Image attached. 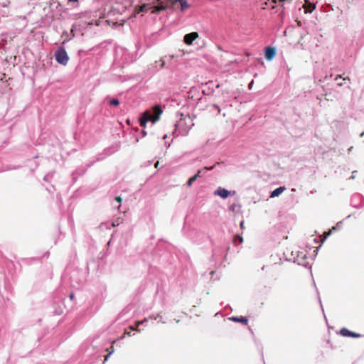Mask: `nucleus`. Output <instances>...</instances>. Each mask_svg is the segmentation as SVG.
I'll use <instances>...</instances> for the list:
<instances>
[{"label": "nucleus", "instance_id": "1", "mask_svg": "<svg viewBox=\"0 0 364 364\" xmlns=\"http://www.w3.org/2000/svg\"><path fill=\"white\" fill-rule=\"evenodd\" d=\"M163 113L161 107L156 105L153 107V114L151 111L146 110L143 113L142 117L140 118L141 127H145L147 122L151 121L155 123L159 120L161 114Z\"/></svg>", "mask_w": 364, "mask_h": 364}, {"label": "nucleus", "instance_id": "2", "mask_svg": "<svg viewBox=\"0 0 364 364\" xmlns=\"http://www.w3.org/2000/svg\"><path fill=\"white\" fill-rule=\"evenodd\" d=\"M180 119L176 124V130L181 135H186L194 125L193 119L189 114H180Z\"/></svg>", "mask_w": 364, "mask_h": 364}, {"label": "nucleus", "instance_id": "3", "mask_svg": "<svg viewBox=\"0 0 364 364\" xmlns=\"http://www.w3.org/2000/svg\"><path fill=\"white\" fill-rule=\"evenodd\" d=\"M152 6V14L159 13L173 6L172 0H156Z\"/></svg>", "mask_w": 364, "mask_h": 364}, {"label": "nucleus", "instance_id": "4", "mask_svg": "<svg viewBox=\"0 0 364 364\" xmlns=\"http://www.w3.org/2000/svg\"><path fill=\"white\" fill-rule=\"evenodd\" d=\"M55 60L58 63L62 65H66L68 62L69 58L64 48L58 49L55 54Z\"/></svg>", "mask_w": 364, "mask_h": 364}, {"label": "nucleus", "instance_id": "5", "mask_svg": "<svg viewBox=\"0 0 364 364\" xmlns=\"http://www.w3.org/2000/svg\"><path fill=\"white\" fill-rule=\"evenodd\" d=\"M198 38V33L197 32H192L186 34L184 36V42L187 45H191L193 41Z\"/></svg>", "mask_w": 364, "mask_h": 364}, {"label": "nucleus", "instance_id": "6", "mask_svg": "<svg viewBox=\"0 0 364 364\" xmlns=\"http://www.w3.org/2000/svg\"><path fill=\"white\" fill-rule=\"evenodd\" d=\"M340 334L344 337L359 338L360 336V334L350 331V330L346 328H343L341 329Z\"/></svg>", "mask_w": 364, "mask_h": 364}, {"label": "nucleus", "instance_id": "7", "mask_svg": "<svg viewBox=\"0 0 364 364\" xmlns=\"http://www.w3.org/2000/svg\"><path fill=\"white\" fill-rule=\"evenodd\" d=\"M276 55V49L272 47H267L265 50V58L268 60H272Z\"/></svg>", "mask_w": 364, "mask_h": 364}, {"label": "nucleus", "instance_id": "8", "mask_svg": "<svg viewBox=\"0 0 364 364\" xmlns=\"http://www.w3.org/2000/svg\"><path fill=\"white\" fill-rule=\"evenodd\" d=\"M230 194V192L223 188L219 187L215 192V195L220 196L222 198H227Z\"/></svg>", "mask_w": 364, "mask_h": 364}, {"label": "nucleus", "instance_id": "9", "mask_svg": "<svg viewBox=\"0 0 364 364\" xmlns=\"http://www.w3.org/2000/svg\"><path fill=\"white\" fill-rule=\"evenodd\" d=\"M149 10L152 11V6H149V4H143L136 7L135 12L139 14L140 12H147Z\"/></svg>", "mask_w": 364, "mask_h": 364}, {"label": "nucleus", "instance_id": "10", "mask_svg": "<svg viewBox=\"0 0 364 364\" xmlns=\"http://www.w3.org/2000/svg\"><path fill=\"white\" fill-rule=\"evenodd\" d=\"M172 1H173V6L177 2H179L181 4V10L182 11H185L186 9H187L190 7V5L188 4L186 0H172Z\"/></svg>", "mask_w": 364, "mask_h": 364}, {"label": "nucleus", "instance_id": "11", "mask_svg": "<svg viewBox=\"0 0 364 364\" xmlns=\"http://www.w3.org/2000/svg\"><path fill=\"white\" fill-rule=\"evenodd\" d=\"M229 319L231 321H233L235 322L242 323L245 325H247L248 323L247 318L246 317H243V316H240V317L232 316V317H230Z\"/></svg>", "mask_w": 364, "mask_h": 364}, {"label": "nucleus", "instance_id": "12", "mask_svg": "<svg viewBox=\"0 0 364 364\" xmlns=\"http://www.w3.org/2000/svg\"><path fill=\"white\" fill-rule=\"evenodd\" d=\"M284 190H285V187H282V186L279 187L272 192L270 197L274 198V197L279 196L282 193H283V191Z\"/></svg>", "mask_w": 364, "mask_h": 364}, {"label": "nucleus", "instance_id": "13", "mask_svg": "<svg viewBox=\"0 0 364 364\" xmlns=\"http://www.w3.org/2000/svg\"><path fill=\"white\" fill-rule=\"evenodd\" d=\"M306 12H312L315 9V5L306 1V4L304 6Z\"/></svg>", "mask_w": 364, "mask_h": 364}, {"label": "nucleus", "instance_id": "14", "mask_svg": "<svg viewBox=\"0 0 364 364\" xmlns=\"http://www.w3.org/2000/svg\"><path fill=\"white\" fill-rule=\"evenodd\" d=\"M240 205L236 203H232L229 206V210L232 213H237L240 210Z\"/></svg>", "mask_w": 364, "mask_h": 364}, {"label": "nucleus", "instance_id": "15", "mask_svg": "<svg viewBox=\"0 0 364 364\" xmlns=\"http://www.w3.org/2000/svg\"><path fill=\"white\" fill-rule=\"evenodd\" d=\"M107 355L105 358L104 363L107 360L108 357L113 353L114 352V347L112 346L111 347L107 348Z\"/></svg>", "mask_w": 364, "mask_h": 364}, {"label": "nucleus", "instance_id": "16", "mask_svg": "<svg viewBox=\"0 0 364 364\" xmlns=\"http://www.w3.org/2000/svg\"><path fill=\"white\" fill-rule=\"evenodd\" d=\"M196 180H197V176H193L191 177L187 181V183H186L187 186L191 187L192 186L193 183L195 182Z\"/></svg>", "mask_w": 364, "mask_h": 364}, {"label": "nucleus", "instance_id": "17", "mask_svg": "<svg viewBox=\"0 0 364 364\" xmlns=\"http://www.w3.org/2000/svg\"><path fill=\"white\" fill-rule=\"evenodd\" d=\"M237 240L239 241L240 243H242L243 242L242 237L239 235L235 236V237H234V242H237Z\"/></svg>", "mask_w": 364, "mask_h": 364}, {"label": "nucleus", "instance_id": "18", "mask_svg": "<svg viewBox=\"0 0 364 364\" xmlns=\"http://www.w3.org/2000/svg\"><path fill=\"white\" fill-rule=\"evenodd\" d=\"M11 4V1L9 0H5L3 2L0 3V5L2 6V7H8Z\"/></svg>", "mask_w": 364, "mask_h": 364}, {"label": "nucleus", "instance_id": "19", "mask_svg": "<svg viewBox=\"0 0 364 364\" xmlns=\"http://www.w3.org/2000/svg\"><path fill=\"white\" fill-rule=\"evenodd\" d=\"M119 104V101L117 99H112V100L109 101L110 105L117 106Z\"/></svg>", "mask_w": 364, "mask_h": 364}, {"label": "nucleus", "instance_id": "20", "mask_svg": "<svg viewBox=\"0 0 364 364\" xmlns=\"http://www.w3.org/2000/svg\"><path fill=\"white\" fill-rule=\"evenodd\" d=\"M144 321H146V318H144L143 321H136L135 322V326L138 328L140 325H141Z\"/></svg>", "mask_w": 364, "mask_h": 364}, {"label": "nucleus", "instance_id": "21", "mask_svg": "<svg viewBox=\"0 0 364 364\" xmlns=\"http://www.w3.org/2000/svg\"><path fill=\"white\" fill-rule=\"evenodd\" d=\"M215 164L212 166H210V167L205 166V167L203 168V170L210 171V170H213L215 168Z\"/></svg>", "mask_w": 364, "mask_h": 364}, {"label": "nucleus", "instance_id": "22", "mask_svg": "<svg viewBox=\"0 0 364 364\" xmlns=\"http://www.w3.org/2000/svg\"><path fill=\"white\" fill-rule=\"evenodd\" d=\"M125 336H131V332L128 331H125L124 335L121 337V338H123L125 337Z\"/></svg>", "mask_w": 364, "mask_h": 364}, {"label": "nucleus", "instance_id": "23", "mask_svg": "<svg viewBox=\"0 0 364 364\" xmlns=\"http://www.w3.org/2000/svg\"><path fill=\"white\" fill-rule=\"evenodd\" d=\"M201 172H202V170H198L197 173L196 175H194V176H197V179H198V178H200L201 176H200Z\"/></svg>", "mask_w": 364, "mask_h": 364}, {"label": "nucleus", "instance_id": "24", "mask_svg": "<svg viewBox=\"0 0 364 364\" xmlns=\"http://www.w3.org/2000/svg\"><path fill=\"white\" fill-rule=\"evenodd\" d=\"M129 328L132 331H139L138 328L136 327V326H130Z\"/></svg>", "mask_w": 364, "mask_h": 364}, {"label": "nucleus", "instance_id": "25", "mask_svg": "<svg viewBox=\"0 0 364 364\" xmlns=\"http://www.w3.org/2000/svg\"><path fill=\"white\" fill-rule=\"evenodd\" d=\"M122 200V198L120 196H117L115 198V200L117 201L118 203H121Z\"/></svg>", "mask_w": 364, "mask_h": 364}, {"label": "nucleus", "instance_id": "26", "mask_svg": "<svg viewBox=\"0 0 364 364\" xmlns=\"http://www.w3.org/2000/svg\"><path fill=\"white\" fill-rule=\"evenodd\" d=\"M240 226L241 229H244L245 228V222L244 221H241L240 224Z\"/></svg>", "mask_w": 364, "mask_h": 364}, {"label": "nucleus", "instance_id": "27", "mask_svg": "<svg viewBox=\"0 0 364 364\" xmlns=\"http://www.w3.org/2000/svg\"><path fill=\"white\" fill-rule=\"evenodd\" d=\"M74 298H75V294H74L73 293H71V294H70V300H73V299H74Z\"/></svg>", "mask_w": 364, "mask_h": 364}, {"label": "nucleus", "instance_id": "28", "mask_svg": "<svg viewBox=\"0 0 364 364\" xmlns=\"http://www.w3.org/2000/svg\"><path fill=\"white\" fill-rule=\"evenodd\" d=\"M159 161H156V164H154V166L155 168H159Z\"/></svg>", "mask_w": 364, "mask_h": 364}, {"label": "nucleus", "instance_id": "29", "mask_svg": "<svg viewBox=\"0 0 364 364\" xmlns=\"http://www.w3.org/2000/svg\"><path fill=\"white\" fill-rule=\"evenodd\" d=\"M342 77V75H338L336 76V77L335 78L336 80H337L338 79H341Z\"/></svg>", "mask_w": 364, "mask_h": 364}, {"label": "nucleus", "instance_id": "30", "mask_svg": "<svg viewBox=\"0 0 364 364\" xmlns=\"http://www.w3.org/2000/svg\"><path fill=\"white\" fill-rule=\"evenodd\" d=\"M325 234H326V237H327V236H328L331 234V231H329V232H326Z\"/></svg>", "mask_w": 364, "mask_h": 364}, {"label": "nucleus", "instance_id": "31", "mask_svg": "<svg viewBox=\"0 0 364 364\" xmlns=\"http://www.w3.org/2000/svg\"><path fill=\"white\" fill-rule=\"evenodd\" d=\"M214 107H216L219 112L220 111V109L217 105H215Z\"/></svg>", "mask_w": 364, "mask_h": 364}, {"label": "nucleus", "instance_id": "32", "mask_svg": "<svg viewBox=\"0 0 364 364\" xmlns=\"http://www.w3.org/2000/svg\"><path fill=\"white\" fill-rule=\"evenodd\" d=\"M69 1H77L78 0H68Z\"/></svg>", "mask_w": 364, "mask_h": 364}, {"label": "nucleus", "instance_id": "33", "mask_svg": "<svg viewBox=\"0 0 364 364\" xmlns=\"http://www.w3.org/2000/svg\"><path fill=\"white\" fill-rule=\"evenodd\" d=\"M346 79H348V80H350V77L343 78V80H346Z\"/></svg>", "mask_w": 364, "mask_h": 364}]
</instances>
